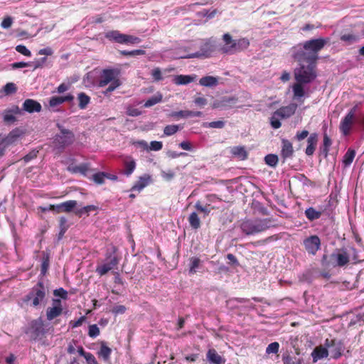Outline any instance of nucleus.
Wrapping results in <instances>:
<instances>
[{
	"label": "nucleus",
	"instance_id": "nucleus-8",
	"mask_svg": "<svg viewBox=\"0 0 364 364\" xmlns=\"http://www.w3.org/2000/svg\"><path fill=\"white\" fill-rule=\"evenodd\" d=\"M60 134L55 136L54 145L58 149H63L65 146L71 144L74 141V134L70 130L58 125Z\"/></svg>",
	"mask_w": 364,
	"mask_h": 364
},
{
	"label": "nucleus",
	"instance_id": "nucleus-16",
	"mask_svg": "<svg viewBox=\"0 0 364 364\" xmlns=\"http://www.w3.org/2000/svg\"><path fill=\"white\" fill-rule=\"evenodd\" d=\"M77 201L74 200H68L58 205H50L49 209L51 210H55L57 213H70L77 205Z\"/></svg>",
	"mask_w": 364,
	"mask_h": 364
},
{
	"label": "nucleus",
	"instance_id": "nucleus-24",
	"mask_svg": "<svg viewBox=\"0 0 364 364\" xmlns=\"http://www.w3.org/2000/svg\"><path fill=\"white\" fill-rule=\"evenodd\" d=\"M282 151L281 155L282 156L286 159L287 158H290L294 153V149L292 144L287 139H282Z\"/></svg>",
	"mask_w": 364,
	"mask_h": 364
},
{
	"label": "nucleus",
	"instance_id": "nucleus-56",
	"mask_svg": "<svg viewBox=\"0 0 364 364\" xmlns=\"http://www.w3.org/2000/svg\"><path fill=\"white\" fill-rule=\"evenodd\" d=\"M16 50L27 57H30L31 55V51L23 45H18L16 47Z\"/></svg>",
	"mask_w": 364,
	"mask_h": 364
},
{
	"label": "nucleus",
	"instance_id": "nucleus-58",
	"mask_svg": "<svg viewBox=\"0 0 364 364\" xmlns=\"http://www.w3.org/2000/svg\"><path fill=\"white\" fill-rule=\"evenodd\" d=\"M284 364H300L299 360L296 357L287 355L283 357Z\"/></svg>",
	"mask_w": 364,
	"mask_h": 364
},
{
	"label": "nucleus",
	"instance_id": "nucleus-39",
	"mask_svg": "<svg viewBox=\"0 0 364 364\" xmlns=\"http://www.w3.org/2000/svg\"><path fill=\"white\" fill-rule=\"evenodd\" d=\"M188 222L192 228L198 229L200 228V220L196 213L193 212L189 215Z\"/></svg>",
	"mask_w": 364,
	"mask_h": 364
},
{
	"label": "nucleus",
	"instance_id": "nucleus-22",
	"mask_svg": "<svg viewBox=\"0 0 364 364\" xmlns=\"http://www.w3.org/2000/svg\"><path fill=\"white\" fill-rule=\"evenodd\" d=\"M318 134L316 133L311 134L307 139V146L305 151V153L307 156H311L314 154L316 150Z\"/></svg>",
	"mask_w": 364,
	"mask_h": 364
},
{
	"label": "nucleus",
	"instance_id": "nucleus-4",
	"mask_svg": "<svg viewBox=\"0 0 364 364\" xmlns=\"http://www.w3.org/2000/svg\"><path fill=\"white\" fill-rule=\"evenodd\" d=\"M223 41L224 44L220 47V50L223 53L230 55L240 52L250 46L247 38L233 39L229 33H225L223 36Z\"/></svg>",
	"mask_w": 364,
	"mask_h": 364
},
{
	"label": "nucleus",
	"instance_id": "nucleus-47",
	"mask_svg": "<svg viewBox=\"0 0 364 364\" xmlns=\"http://www.w3.org/2000/svg\"><path fill=\"white\" fill-rule=\"evenodd\" d=\"M279 343L273 342L267 346L265 352L268 355L271 354V353L277 354L279 351Z\"/></svg>",
	"mask_w": 364,
	"mask_h": 364
},
{
	"label": "nucleus",
	"instance_id": "nucleus-6",
	"mask_svg": "<svg viewBox=\"0 0 364 364\" xmlns=\"http://www.w3.org/2000/svg\"><path fill=\"white\" fill-rule=\"evenodd\" d=\"M297 105L291 103L276 110L270 117L271 127L275 129H279L282 126L280 120L289 118L295 113Z\"/></svg>",
	"mask_w": 364,
	"mask_h": 364
},
{
	"label": "nucleus",
	"instance_id": "nucleus-45",
	"mask_svg": "<svg viewBox=\"0 0 364 364\" xmlns=\"http://www.w3.org/2000/svg\"><path fill=\"white\" fill-rule=\"evenodd\" d=\"M264 161L269 166L274 167L278 163V156L275 154H268L264 157Z\"/></svg>",
	"mask_w": 364,
	"mask_h": 364
},
{
	"label": "nucleus",
	"instance_id": "nucleus-61",
	"mask_svg": "<svg viewBox=\"0 0 364 364\" xmlns=\"http://www.w3.org/2000/svg\"><path fill=\"white\" fill-rule=\"evenodd\" d=\"M13 23V18L10 16H7L6 18H4L1 23V26L3 28H9L11 26Z\"/></svg>",
	"mask_w": 364,
	"mask_h": 364
},
{
	"label": "nucleus",
	"instance_id": "nucleus-31",
	"mask_svg": "<svg viewBox=\"0 0 364 364\" xmlns=\"http://www.w3.org/2000/svg\"><path fill=\"white\" fill-rule=\"evenodd\" d=\"M340 40L346 45L350 46L358 42L360 40V37L358 35L348 33L342 34Z\"/></svg>",
	"mask_w": 364,
	"mask_h": 364
},
{
	"label": "nucleus",
	"instance_id": "nucleus-55",
	"mask_svg": "<svg viewBox=\"0 0 364 364\" xmlns=\"http://www.w3.org/2000/svg\"><path fill=\"white\" fill-rule=\"evenodd\" d=\"M53 295L65 300L68 299V291L63 288L55 289L53 291Z\"/></svg>",
	"mask_w": 364,
	"mask_h": 364
},
{
	"label": "nucleus",
	"instance_id": "nucleus-17",
	"mask_svg": "<svg viewBox=\"0 0 364 364\" xmlns=\"http://www.w3.org/2000/svg\"><path fill=\"white\" fill-rule=\"evenodd\" d=\"M304 83L296 82L292 86V91L294 93V99L303 102L305 97H308V93L304 89Z\"/></svg>",
	"mask_w": 364,
	"mask_h": 364
},
{
	"label": "nucleus",
	"instance_id": "nucleus-19",
	"mask_svg": "<svg viewBox=\"0 0 364 364\" xmlns=\"http://www.w3.org/2000/svg\"><path fill=\"white\" fill-rule=\"evenodd\" d=\"M41 105L32 99L26 100L22 106V112L26 111L28 113L40 112L41 111Z\"/></svg>",
	"mask_w": 364,
	"mask_h": 364
},
{
	"label": "nucleus",
	"instance_id": "nucleus-57",
	"mask_svg": "<svg viewBox=\"0 0 364 364\" xmlns=\"http://www.w3.org/2000/svg\"><path fill=\"white\" fill-rule=\"evenodd\" d=\"M161 177L166 181H171L175 176V173L172 170L168 171H161Z\"/></svg>",
	"mask_w": 364,
	"mask_h": 364
},
{
	"label": "nucleus",
	"instance_id": "nucleus-14",
	"mask_svg": "<svg viewBox=\"0 0 364 364\" xmlns=\"http://www.w3.org/2000/svg\"><path fill=\"white\" fill-rule=\"evenodd\" d=\"M355 122V118L352 113H348L341 121L339 129L344 136H348Z\"/></svg>",
	"mask_w": 364,
	"mask_h": 364
},
{
	"label": "nucleus",
	"instance_id": "nucleus-5",
	"mask_svg": "<svg viewBox=\"0 0 364 364\" xmlns=\"http://www.w3.org/2000/svg\"><path fill=\"white\" fill-rule=\"evenodd\" d=\"M316 62L299 63V67L294 70L296 82L304 84L311 82L316 77Z\"/></svg>",
	"mask_w": 364,
	"mask_h": 364
},
{
	"label": "nucleus",
	"instance_id": "nucleus-40",
	"mask_svg": "<svg viewBox=\"0 0 364 364\" xmlns=\"http://www.w3.org/2000/svg\"><path fill=\"white\" fill-rule=\"evenodd\" d=\"M97 209V207L93 205H89L82 208L77 209L75 211V215L81 217L83 215H87L90 212L95 211Z\"/></svg>",
	"mask_w": 364,
	"mask_h": 364
},
{
	"label": "nucleus",
	"instance_id": "nucleus-63",
	"mask_svg": "<svg viewBox=\"0 0 364 364\" xmlns=\"http://www.w3.org/2000/svg\"><path fill=\"white\" fill-rule=\"evenodd\" d=\"M85 319H86V317L85 316H82L80 317L77 321H71L70 322V326H71L72 328L79 327L82 324V323L85 321Z\"/></svg>",
	"mask_w": 364,
	"mask_h": 364
},
{
	"label": "nucleus",
	"instance_id": "nucleus-7",
	"mask_svg": "<svg viewBox=\"0 0 364 364\" xmlns=\"http://www.w3.org/2000/svg\"><path fill=\"white\" fill-rule=\"evenodd\" d=\"M46 296V289L42 282H38L26 295V301L34 307L41 304Z\"/></svg>",
	"mask_w": 364,
	"mask_h": 364
},
{
	"label": "nucleus",
	"instance_id": "nucleus-54",
	"mask_svg": "<svg viewBox=\"0 0 364 364\" xmlns=\"http://www.w3.org/2000/svg\"><path fill=\"white\" fill-rule=\"evenodd\" d=\"M126 113L127 115L131 117H138L141 114V112L132 106H128L127 107Z\"/></svg>",
	"mask_w": 364,
	"mask_h": 364
},
{
	"label": "nucleus",
	"instance_id": "nucleus-13",
	"mask_svg": "<svg viewBox=\"0 0 364 364\" xmlns=\"http://www.w3.org/2000/svg\"><path fill=\"white\" fill-rule=\"evenodd\" d=\"M325 346L327 347V349L329 348V352L332 358L336 359L341 355L343 345L340 341L336 340L329 341L328 339H326L325 341Z\"/></svg>",
	"mask_w": 364,
	"mask_h": 364
},
{
	"label": "nucleus",
	"instance_id": "nucleus-43",
	"mask_svg": "<svg viewBox=\"0 0 364 364\" xmlns=\"http://www.w3.org/2000/svg\"><path fill=\"white\" fill-rule=\"evenodd\" d=\"M180 127L178 125L171 124L167 125L164 129V134L166 136H171L176 133L179 130Z\"/></svg>",
	"mask_w": 364,
	"mask_h": 364
},
{
	"label": "nucleus",
	"instance_id": "nucleus-28",
	"mask_svg": "<svg viewBox=\"0 0 364 364\" xmlns=\"http://www.w3.org/2000/svg\"><path fill=\"white\" fill-rule=\"evenodd\" d=\"M23 134V131L19 129L12 130L6 138L3 139L5 146L15 142Z\"/></svg>",
	"mask_w": 364,
	"mask_h": 364
},
{
	"label": "nucleus",
	"instance_id": "nucleus-48",
	"mask_svg": "<svg viewBox=\"0 0 364 364\" xmlns=\"http://www.w3.org/2000/svg\"><path fill=\"white\" fill-rule=\"evenodd\" d=\"M331 145V140L326 134L323 135V148L322 151L327 156L329 148Z\"/></svg>",
	"mask_w": 364,
	"mask_h": 364
},
{
	"label": "nucleus",
	"instance_id": "nucleus-51",
	"mask_svg": "<svg viewBox=\"0 0 364 364\" xmlns=\"http://www.w3.org/2000/svg\"><path fill=\"white\" fill-rule=\"evenodd\" d=\"M100 328L96 324H92L89 326L88 335L91 338H96L100 335Z\"/></svg>",
	"mask_w": 364,
	"mask_h": 364
},
{
	"label": "nucleus",
	"instance_id": "nucleus-9",
	"mask_svg": "<svg viewBox=\"0 0 364 364\" xmlns=\"http://www.w3.org/2000/svg\"><path fill=\"white\" fill-rule=\"evenodd\" d=\"M214 50V43L210 40H206L200 46V50L198 52L176 56L177 58H208Z\"/></svg>",
	"mask_w": 364,
	"mask_h": 364
},
{
	"label": "nucleus",
	"instance_id": "nucleus-59",
	"mask_svg": "<svg viewBox=\"0 0 364 364\" xmlns=\"http://www.w3.org/2000/svg\"><path fill=\"white\" fill-rule=\"evenodd\" d=\"M127 309L124 305H117L113 307L112 309V312L115 316L119 314H123L125 313Z\"/></svg>",
	"mask_w": 364,
	"mask_h": 364
},
{
	"label": "nucleus",
	"instance_id": "nucleus-60",
	"mask_svg": "<svg viewBox=\"0 0 364 364\" xmlns=\"http://www.w3.org/2000/svg\"><path fill=\"white\" fill-rule=\"evenodd\" d=\"M163 144L161 141H152L150 143L149 149L151 151H159L162 149Z\"/></svg>",
	"mask_w": 364,
	"mask_h": 364
},
{
	"label": "nucleus",
	"instance_id": "nucleus-1",
	"mask_svg": "<svg viewBox=\"0 0 364 364\" xmlns=\"http://www.w3.org/2000/svg\"><path fill=\"white\" fill-rule=\"evenodd\" d=\"M328 38H320L305 41L302 46L294 48L293 56L299 63L316 62L318 53L328 43Z\"/></svg>",
	"mask_w": 364,
	"mask_h": 364
},
{
	"label": "nucleus",
	"instance_id": "nucleus-62",
	"mask_svg": "<svg viewBox=\"0 0 364 364\" xmlns=\"http://www.w3.org/2000/svg\"><path fill=\"white\" fill-rule=\"evenodd\" d=\"M151 75L155 81H159L162 80L161 71L159 68H156L152 70Z\"/></svg>",
	"mask_w": 364,
	"mask_h": 364
},
{
	"label": "nucleus",
	"instance_id": "nucleus-44",
	"mask_svg": "<svg viewBox=\"0 0 364 364\" xmlns=\"http://www.w3.org/2000/svg\"><path fill=\"white\" fill-rule=\"evenodd\" d=\"M140 42H141V40L138 37L131 36V35L124 34L122 44H137V43H139Z\"/></svg>",
	"mask_w": 364,
	"mask_h": 364
},
{
	"label": "nucleus",
	"instance_id": "nucleus-33",
	"mask_svg": "<svg viewBox=\"0 0 364 364\" xmlns=\"http://www.w3.org/2000/svg\"><path fill=\"white\" fill-rule=\"evenodd\" d=\"M111 353L112 349L106 345L105 341H102L100 349L98 351L99 357L102 358L105 361H107L110 358Z\"/></svg>",
	"mask_w": 364,
	"mask_h": 364
},
{
	"label": "nucleus",
	"instance_id": "nucleus-26",
	"mask_svg": "<svg viewBox=\"0 0 364 364\" xmlns=\"http://www.w3.org/2000/svg\"><path fill=\"white\" fill-rule=\"evenodd\" d=\"M207 360L214 364H224L225 360L215 349H210L206 355Z\"/></svg>",
	"mask_w": 364,
	"mask_h": 364
},
{
	"label": "nucleus",
	"instance_id": "nucleus-23",
	"mask_svg": "<svg viewBox=\"0 0 364 364\" xmlns=\"http://www.w3.org/2000/svg\"><path fill=\"white\" fill-rule=\"evenodd\" d=\"M328 355L327 347L321 346L316 347L311 353V357L314 363H316L318 360L326 358Z\"/></svg>",
	"mask_w": 364,
	"mask_h": 364
},
{
	"label": "nucleus",
	"instance_id": "nucleus-21",
	"mask_svg": "<svg viewBox=\"0 0 364 364\" xmlns=\"http://www.w3.org/2000/svg\"><path fill=\"white\" fill-rule=\"evenodd\" d=\"M73 100L74 96L72 94H68L65 96H53L50 98L49 106L55 107L65 102H72Z\"/></svg>",
	"mask_w": 364,
	"mask_h": 364
},
{
	"label": "nucleus",
	"instance_id": "nucleus-46",
	"mask_svg": "<svg viewBox=\"0 0 364 364\" xmlns=\"http://www.w3.org/2000/svg\"><path fill=\"white\" fill-rule=\"evenodd\" d=\"M17 87L13 82L6 83L3 87V92L6 95H11L16 92Z\"/></svg>",
	"mask_w": 364,
	"mask_h": 364
},
{
	"label": "nucleus",
	"instance_id": "nucleus-2",
	"mask_svg": "<svg viewBox=\"0 0 364 364\" xmlns=\"http://www.w3.org/2000/svg\"><path fill=\"white\" fill-rule=\"evenodd\" d=\"M277 226V220L272 218H256L246 220L241 223L240 228L247 235H256L267 230Z\"/></svg>",
	"mask_w": 364,
	"mask_h": 364
},
{
	"label": "nucleus",
	"instance_id": "nucleus-42",
	"mask_svg": "<svg viewBox=\"0 0 364 364\" xmlns=\"http://www.w3.org/2000/svg\"><path fill=\"white\" fill-rule=\"evenodd\" d=\"M225 122L222 120L214 121L211 122H204L203 124V127L214 128V129H222L225 127Z\"/></svg>",
	"mask_w": 364,
	"mask_h": 364
},
{
	"label": "nucleus",
	"instance_id": "nucleus-27",
	"mask_svg": "<svg viewBox=\"0 0 364 364\" xmlns=\"http://www.w3.org/2000/svg\"><path fill=\"white\" fill-rule=\"evenodd\" d=\"M196 78V75H178L173 77V82L177 85H185L193 82Z\"/></svg>",
	"mask_w": 364,
	"mask_h": 364
},
{
	"label": "nucleus",
	"instance_id": "nucleus-64",
	"mask_svg": "<svg viewBox=\"0 0 364 364\" xmlns=\"http://www.w3.org/2000/svg\"><path fill=\"white\" fill-rule=\"evenodd\" d=\"M70 84L69 83H65V82H63L61 83L56 89V92L58 93V94H61V93H63L66 91H68L69 89H70Z\"/></svg>",
	"mask_w": 364,
	"mask_h": 364
},
{
	"label": "nucleus",
	"instance_id": "nucleus-25",
	"mask_svg": "<svg viewBox=\"0 0 364 364\" xmlns=\"http://www.w3.org/2000/svg\"><path fill=\"white\" fill-rule=\"evenodd\" d=\"M68 171L72 173H80L86 176L89 171V164L87 163L81 164L78 166L70 164L68 166Z\"/></svg>",
	"mask_w": 364,
	"mask_h": 364
},
{
	"label": "nucleus",
	"instance_id": "nucleus-10",
	"mask_svg": "<svg viewBox=\"0 0 364 364\" xmlns=\"http://www.w3.org/2000/svg\"><path fill=\"white\" fill-rule=\"evenodd\" d=\"M119 259L114 254L107 255L105 262L96 267V272L100 276L106 274L109 271L113 269L118 264Z\"/></svg>",
	"mask_w": 364,
	"mask_h": 364
},
{
	"label": "nucleus",
	"instance_id": "nucleus-3",
	"mask_svg": "<svg viewBox=\"0 0 364 364\" xmlns=\"http://www.w3.org/2000/svg\"><path fill=\"white\" fill-rule=\"evenodd\" d=\"M109 85L108 87L103 91L105 96H109L114 90L118 88L122 82L118 78V73L113 69H105L101 73L98 80V86L104 87Z\"/></svg>",
	"mask_w": 364,
	"mask_h": 364
},
{
	"label": "nucleus",
	"instance_id": "nucleus-15",
	"mask_svg": "<svg viewBox=\"0 0 364 364\" xmlns=\"http://www.w3.org/2000/svg\"><path fill=\"white\" fill-rule=\"evenodd\" d=\"M306 250L310 254L315 255L320 247L321 241L318 236H311L304 241Z\"/></svg>",
	"mask_w": 364,
	"mask_h": 364
},
{
	"label": "nucleus",
	"instance_id": "nucleus-50",
	"mask_svg": "<svg viewBox=\"0 0 364 364\" xmlns=\"http://www.w3.org/2000/svg\"><path fill=\"white\" fill-rule=\"evenodd\" d=\"M105 176L106 173L98 172L92 176V179L95 183L100 185L105 183Z\"/></svg>",
	"mask_w": 364,
	"mask_h": 364
},
{
	"label": "nucleus",
	"instance_id": "nucleus-11",
	"mask_svg": "<svg viewBox=\"0 0 364 364\" xmlns=\"http://www.w3.org/2000/svg\"><path fill=\"white\" fill-rule=\"evenodd\" d=\"M331 262L336 267H343L346 265L350 260L349 255L344 250H338L331 255Z\"/></svg>",
	"mask_w": 364,
	"mask_h": 364
},
{
	"label": "nucleus",
	"instance_id": "nucleus-38",
	"mask_svg": "<svg viewBox=\"0 0 364 364\" xmlns=\"http://www.w3.org/2000/svg\"><path fill=\"white\" fill-rule=\"evenodd\" d=\"M305 215L309 220L312 221L318 219L321 215V213L316 210L314 208H309L305 210Z\"/></svg>",
	"mask_w": 364,
	"mask_h": 364
},
{
	"label": "nucleus",
	"instance_id": "nucleus-37",
	"mask_svg": "<svg viewBox=\"0 0 364 364\" xmlns=\"http://www.w3.org/2000/svg\"><path fill=\"white\" fill-rule=\"evenodd\" d=\"M355 156V151L353 149H348L346 153L345 154L343 159V163L346 167L349 166Z\"/></svg>",
	"mask_w": 364,
	"mask_h": 364
},
{
	"label": "nucleus",
	"instance_id": "nucleus-41",
	"mask_svg": "<svg viewBox=\"0 0 364 364\" xmlns=\"http://www.w3.org/2000/svg\"><path fill=\"white\" fill-rule=\"evenodd\" d=\"M195 208L197 209V210L203 213L205 215H209L211 210L213 209V207H210V205H202L200 201L196 203Z\"/></svg>",
	"mask_w": 364,
	"mask_h": 364
},
{
	"label": "nucleus",
	"instance_id": "nucleus-20",
	"mask_svg": "<svg viewBox=\"0 0 364 364\" xmlns=\"http://www.w3.org/2000/svg\"><path fill=\"white\" fill-rule=\"evenodd\" d=\"M151 182V177L149 174H144L140 176L138 181L134 183V185L132 187V191H138L140 192L145 187H146Z\"/></svg>",
	"mask_w": 364,
	"mask_h": 364
},
{
	"label": "nucleus",
	"instance_id": "nucleus-32",
	"mask_svg": "<svg viewBox=\"0 0 364 364\" xmlns=\"http://www.w3.org/2000/svg\"><path fill=\"white\" fill-rule=\"evenodd\" d=\"M105 37L118 43H123L124 34L118 31H110L105 33Z\"/></svg>",
	"mask_w": 364,
	"mask_h": 364
},
{
	"label": "nucleus",
	"instance_id": "nucleus-30",
	"mask_svg": "<svg viewBox=\"0 0 364 364\" xmlns=\"http://www.w3.org/2000/svg\"><path fill=\"white\" fill-rule=\"evenodd\" d=\"M163 100V95L158 92L154 95L149 97L146 101H145L144 104L143 105V107L144 108H149L151 107H153L156 105V104H159L162 102Z\"/></svg>",
	"mask_w": 364,
	"mask_h": 364
},
{
	"label": "nucleus",
	"instance_id": "nucleus-52",
	"mask_svg": "<svg viewBox=\"0 0 364 364\" xmlns=\"http://www.w3.org/2000/svg\"><path fill=\"white\" fill-rule=\"evenodd\" d=\"M121 53L123 55H126V56H136V55H144L145 51L144 50L137 49V50H133L131 51L122 50V51H121Z\"/></svg>",
	"mask_w": 364,
	"mask_h": 364
},
{
	"label": "nucleus",
	"instance_id": "nucleus-49",
	"mask_svg": "<svg viewBox=\"0 0 364 364\" xmlns=\"http://www.w3.org/2000/svg\"><path fill=\"white\" fill-rule=\"evenodd\" d=\"M200 263V260L197 257H192L191 259V264L189 272L191 274H194L196 272V269L198 268Z\"/></svg>",
	"mask_w": 364,
	"mask_h": 364
},
{
	"label": "nucleus",
	"instance_id": "nucleus-53",
	"mask_svg": "<svg viewBox=\"0 0 364 364\" xmlns=\"http://www.w3.org/2000/svg\"><path fill=\"white\" fill-rule=\"evenodd\" d=\"M47 58L46 57L41 58L40 59H36L34 61L30 62L33 70H36L38 68H43V65L46 62Z\"/></svg>",
	"mask_w": 364,
	"mask_h": 364
},
{
	"label": "nucleus",
	"instance_id": "nucleus-18",
	"mask_svg": "<svg viewBox=\"0 0 364 364\" xmlns=\"http://www.w3.org/2000/svg\"><path fill=\"white\" fill-rule=\"evenodd\" d=\"M22 109L18 106H13L10 109H6L3 112L4 121L8 123H12L16 121V115H21Z\"/></svg>",
	"mask_w": 364,
	"mask_h": 364
},
{
	"label": "nucleus",
	"instance_id": "nucleus-35",
	"mask_svg": "<svg viewBox=\"0 0 364 364\" xmlns=\"http://www.w3.org/2000/svg\"><path fill=\"white\" fill-rule=\"evenodd\" d=\"M231 154L239 158L241 160H244L247 156V153L243 146H234L231 149Z\"/></svg>",
	"mask_w": 364,
	"mask_h": 364
},
{
	"label": "nucleus",
	"instance_id": "nucleus-34",
	"mask_svg": "<svg viewBox=\"0 0 364 364\" xmlns=\"http://www.w3.org/2000/svg\"><path fill=\"white\" fill-rule=\"evenodd\" d=\"M124 174L129 176H130L136 168V162L132 158L127 159L124 162Z\"/></svg>",
	"mask_w": 364,
	"mask_h": 364
},
{
	"label": "nucleus",
	"instance_id": "nucleus-12",
	"mask_svg": "<svg viewBox=\"0 0 364 364\" xmlns=\"http://www.w3.org/2000/svg\"><path fill=\"white\" fill-rule=\"evenodd\" d=\"M62 301L60 299H53L52 306L46 310V318L48 321H52L61 315L63 312Z\"/></svg>",
	"mask_w": 364,
	"mask_h": 364
},
{
	"label": "nucleus",
	"instance_id": "nucleus-36",
	"mask_svg": "<svg viewBox=\"0 0 364 364\" xmlns=\"http://www.w3.org/2000/svg\"><path fill=\"white\" fill-rule=\"evenodd\" d=\"M78 106L81 109H84L87 107L90 102V97L84 92H80L77 95Z\"/></svg>",
	"mask_w": 364,
	"mask_h": 364
},
{
	"label": "nucleus",
	"instance_id": "nucleus-29",
	"mask_svg": "<svg viewBox=\"0 0 364 364\" xmlns=\"http://www.w3.org/2000/svg\"><path fill=\"white\" fill-rule=\"evenodd\" d=\"M199 84L203 87H215L218 85V77L213 76H205L200 79Z\"/></svg>",
	"mask_w": 364,
	"mask_h": 364
}]
</instances>
